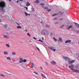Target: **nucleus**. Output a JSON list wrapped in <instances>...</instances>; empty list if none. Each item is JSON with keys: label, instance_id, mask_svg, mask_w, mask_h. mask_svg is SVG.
Here are the masks:
<instances>
[{"label": "nucleus", "instance_id": "864d4df0", "mask_svg": "<svg viewBox=\"0 0 79 79\" xmlns=\"http://www.w3.org/2000/svg\"><path fill=\"white\" fill-rule=\"evenodd\" d=\"M25 32H27V30H25Z\"/></svg>", "mask_w": 79, "mask_h": 79}, {"label": "nucleus", "instance_id": "aec40b11", "mask_svg": "<svg viewBox=\"0 0 79 79\" xmlns=\"http://www.w3.org/2000/svg\"><path fill=\"white\" fill-rule=\"evenodd\" d=\"M17 29H21L22 28V27L21 26H17Z\"/></svg>", "mask_w": 79, "mask_h": 79}, {"label": "nucleus", "instance_id": "bb28decb", "mask_svg": "<svg viewBox=\"0 0 79 79\" xmlns=\"http://www.w3.org/2000/svg\"><path fill=\"white\" fill-rule=\"evenodd\" d=\"M7 60H9V61H11V59L10 58V57H7Z\"/></svg>", "mask_w": 79, "mask_h": 79}, {"label": "nucleus", "instance_id": "8fccbe9b", "mask_svg": "<svg viewBox=\"0 0 79 79\" xmlns=\"http://www.w3.org/2000/svg\"><path fill=\"white\" fill-rule=\"evenodd\" d=\"M33 38L34 39H35V40H36V39H36V38L33 37Z\"/></svg>", "mask_w": 79, "mask_h": 79}, {"label": "nucleus", "instance_id": "412c9836", "mask_svg": "<svg viewBox=\"0 0 79 79\" xmlns=\"http://www.w3.org/2000/svg\"><path fill=\"white\" fill-rule=\"evenodd\" d=\"M36 1H34V3H39L40 2V1H39V0H36Z\"/></svg>", "mask_w": 79, "mask_h": 79}, {"label": "nucleus", "instance_id": "e2e57ef3", "mask_svg": "<svg viewBox=\"0 0 79 79\" xmlns=\"http://www.w3.org/2000/svg\"><path fill=\"white\" fill-rule=\"evenodd\" d=\"M18 2H19V1L18 0L17 1V3H18Z\"/></svg>", "mask_w": 79, "mask_h": 79}, {"label": "nucleus", "instance_id": "4d7b16f0", "mask_svg": "<svg viewBox=\"0 0 79 79\" xmlns=\"http://www.w3.org/2000/svg\"><path fill=\"white\" fill-rule=\"evenodd\" d=\"M77 33H79V31H77Z\"/></svg>", "mask_w": 79, "mask_h": 79}, {"label": "nucleus", "instance_id": "de8ad7c7", "mask_svg": "<svg viewBox=\"0 0 79 79\" xmlns=\"http://www.w3.org/2000/svg\"><path fill=\"white\" fill-rule=\"evenodd\" d=\"M57 18H55L53 20H56V19H57Z\"/></svg>", "mask_w": 79, "mask_h": 79}, {"label": "nucleus", "instance_id": "680f3d73", "mask_svg": "<svg viewBox=\"0 0 79 79\" xmlns=\"http://www.w3.org/2000/svg\"><path fill=\"white\" fill-rule=\"evenodd\" d=\"M61 13V12H59V14Z\"/></svg>", "mask_w": 79, "mask_h": 79}, {"label": "nucleus", "instance_id": "79ce46f5", "mask_svg": "<svg viewBox=\"0 0 79 79\" xmlns=\"http://www.w3.org/2000/svg\"><path fill=\"white\" fill-rule=\"evenodd\" d=\"M50 35L51 36H52L53 35V34L52 33H50Z\"/></svg>", "mask_w": 79, "mask_h": 79}, {"label": "nucleus", "instance_id": "bf43d9fd", "mask_svg": "<svg viewBox=\"0 0 79 79\" xmlns=\"http://www.w3.org/2000/svg\"><path fill=\"white\" fill-rule=\"evenodd\" d=\"M9 2H11V0H8Z\"/></svg>", "mask_w": 79, "mask_h": 79}, {"label": "nucleus", "instance_id": "393cba45", "mask_svg": "<svg viewBox=\"0 0 79 79\" xmlns=\"http://www.w3.org/2000/svg\"><path fill=\"white\" fill-rule=\"evenodd\" d=\"M4 27H5V28H7V27H8V25L6 24H5L4 26Z\"/></svg>", "mask_w": 79, "mask_h": 79}, {"label": "nucleus", "instance_id": "c9c22d12", "mask_svg": "<svg viewBox=\"0 0 79 79\" xmlns=\"http://www.w3.org/2000/svg\"><path fill=\"white\" fill-rule=\"evenodd\" d=\"M53 39L54 40H55V41H57V40H56V38H53Z\"/></svg>", "mask_w": 79, "mask_h": 79}, {"label": "nucleus", "instance_id": "f3484780", "mask_svg": "<svg viewBox=\"0 0 79 79\" xmlns=\"http://www.w3.org/2000/svg\"><path fill=\"white\" fill-rule=\"evenodd\" d=\"M3 36L4 38H6V39H9V37L6 35H3Z\"/></svg>", "mask_w": 79, "mask_h": 79}, {"label": "nucleus", "instance_id": "473e14b6", "mask_svg": "<svg viewBox=\"0 0 79 79\" xmlns=\"http://www.w3.org/2000/svg\"><path fill=\"white\" fill-rule=\"evenodd\" d=\"M27 35H28L30 37H31V35L29 34V33H27Z\"/></svg>", "mask_w": 79, "mask_h": 79}, {"label": "nucleus", "instance_id": "0e129e2a", "mask_svg": "<svg viewBox=\"0 0 79 79\" xmlns=\"http://www.w3.org/2000/svg\"><path fill=\"white\" fill-rule=\"evenodd\" d=\"M58 22L55 23V24H58Z\"/></svg>", "mask_w": 79, "mask_h": 79}, {"label": "nucleus", "instance_id": "a19ab883", "mask_svg": "<svg viewBox=\"0 0 79 79\" xmlns=\"http://www.w3.org/2000/svg\"><path fill=\"white\" fill-rule=\"evenodd\" d=\"M36 48H37V49H38V50H40V49H39V48L37 47V46H36Z\"/></svg>", "mask_w": 79, "mask_h": 79}, {"label": "nucleus", "instance_id": "4c0bfd02", "mask_svg": "<svg viewBox=\"0 0 79 79\" xmlns=\"http://www.w3.org/2000/svg\"><path fill=\"white\" fill-rule=\"evenodd\" d=\"M34 73H35L36 74H37V75H38V74H38V73H36V72H34Z\"/></svg>", "mask_w": 79, "mask_h": 79}, {"label": "nucleus", "instance_id": "a878e982", "mask_svg": "<svg viewBox=\"0 0 79 79\" xmlns=\"http://www.w3.org/2000/svg\"><path fill=\"white\" fill-rule=\"evenodd\" d=\"M12 53L13 55H16V53L15 52H12Z\"/></svg>", "mask_w": 79, "mask_h": 79}, {"label": "nucleus", "instance_id": "20e7f679", "mask_svg": "<svg viewBox=\"0 0 79 79\" xmlns=\"http://www.w3.org/2000/svg\"><path fill=\"white\" fill-rule=\"evenodd\" d=\"M48 47L49 48V49H50V50H51L52 51H54V52H55V51H56V50L54 49V47H52L48 46Z\"/></svg>", "mask_w": 79, "mask_h": 79}, {"label": "nucleus", "instance_id": "c03bdc74", "mask_svg": "<svg viewBox=\"0 0 79 79\" xmlns=\"http://www.w3.org/2000/svg\"><path fill=\"white\" fill-rule=\"evenodd\" d=\"M16 23L17 24V25H18V26H19V24L17 22H16Z\"/></svg>", "mask_w": 79, "mask_h": 79}, {"label": "nucleus", "instance_id": "a18cd8bd", "mask_svg": "<svg viewBox=\"0 0 79 79\" xmlns=\"http://www.w3.org/2000/svg\"><path fill=\"white\" fill-rule=\"evenodd\" d=\"M25 8L27 10L28 8H27V7H25Z\"/></svg>", "mask_w": 79, "mask_h": 79}, {"label": "nucleus", "instance_id": "9b49d317", "mask_svg": "<svg viewBox=\"0 0 79 79\" xmlns=\"http://www.w3.org/2000/svg\"><path fill=\"white\" fill-rule=\"evenodd\" d=\"M26 6H30V3H29L28 2H26Z\"/></svg>", "mask_w": 79, "mask_h": 79}, {"label": "nucleus", "instance_id": "e433bc0d", "mask_svg": "<svg viewBox=\"0 0 79 79\" xmlns=\"http://www.w3.org/2000/svg\"><path fill=\"white\" fill-rule=\"evenodd\" d=\"M6 34H7V35H9V34H10V33L9 32H7L6 33Z\"/></svg>", "mask_w": 79, "mask_h": 79}, {"label": "nucleus", "instance_id": "f8f14e48", "mask_svg": "<svg viewBox=\"0 0 79 79\" xmlns=\"http://www.w3.org/2000/svg\"><path fill=\"white\" fill-rule=\"evenodd\" d=\"M44 34H46V35H49V34H48V32L46 30H45Z\"/></svg>", "mask_w": 79, "mask_h": 79}, {"label": "nucleus", "instance_id": "69168bd1", "mask_svg": "<svg viewBox=\"0 0 79 79\" xmlns=\"http://www.w3.org/2000/svg\"><path fill=\"white\" fill-rule=\"evenodd\" d=\"M68 26H69V25L67 26L66 27H68Z\"/></svg>", "mask_w": 79, "mask_h": 79}, {"label": "nucleus", "instance_id": "ea45409f", "mask_svg": "<svg viewBox=\"0 0 79 79\" xmlns=\"http://www.w3.org/2000/svg\"><path fill=\"white\" fill-rule=\"evenodd\" d=\"M42 40L44 41L45 40L44 39V37H43L42 38Z\"/></svg>", "mask_w": 79, "mask_h": 79}, {"label": "nucleus", "instance_id": "338daca9", "mask_svg": "<svg viewBox=\"0 0 79 79\" xmlns=\"http://www.w3.org/2000/svg\"><path fill=\"white\" fill-rule=\"evenodd\" d=\"M32 10H33L34 11V8H32Z\"/></svg>", "mask_w": 79, "mask_h": 79}, {"label": "nucleus", "instance_id": "774afa93", "mask_svg": "<svg viewBox=\"0 0 79 79\" xmlns=\"http://www.w3.org/2000/svg\"><path fill=\"white\" fill-rule=\"evenodd\" d=\"M78 44H79V42H78Z\"/></svg>", "mask_w": 79, "mask_h": 79}, {"label": "nucleus", "instance_id": "423d86ee", "mask_svg": "<svg viewBox=\"0 0 79 79\" xmlns=\"http://www.w3.org/2000/svg\"><path fill=\"white\" fill-rule=\"evenodd\" d=\"M20 60H19V63H23L24 61H23V59L21 58H19Z\"/></svg>", "mask_w": 79, "mask_h": 79}, {"label": "nucleus", "instance_id": "2f4dec72", "mask_svg": "<svg viewBox=\"0 0 79 79\" xmlns=\"http://www.w3.org/2000/svg\"><path fill=\"white\" fill-rule=\"evenodd\" d=\"M44 9H45V10H48V8L47 7H45Z\"/></svg>", "mask_w": 79, "mask_h": 79}, {"label": "nucleus", "instance_id": "052dcab7", "mask_svg": "<svg viewBox=\"0 0 79 79\" xmlns=\"http://www.w3.org/2000/svg\"><path fill=\"white\" fill-rule=\"evenodd\" d=\"M60 21H61V20H62V19H60Z\"/></svg>", "mask_w": 79, "mask_h": 79}, {"label": "nucleus", "instance_id": "37998d69", "mask_svg": "<svg viewBox=\"0 0 79 79\" xmlns=\"http://www.w3.org/2000/svg\"><path fill=\"white\" fill-rule=\"evenodd\" d=\"M51 10V9H49L48 10H47V11H48V12L50 11Z\"/></svg>", "mask_w": 79, "mask_h": 79}, {"label": "nucleus", "instance_id": "5fc2aeb1", "mask_svg": "<svg viewBox=\"0 0 79 79\" xmlns=\"http://www.w3.org/2000/svg\"><path fill=\"white\" fill-rule=\"evenodd\" d=\"M45 63H46V64H47V65H48V64H47V62H45Z\"/></svg>", "mask_w": 79, "mask_h": 79}, {"label": "nucleus", "instance_id": "7c9ffc66", "mask_svg": "<svg viewBox=\"0 0 79 79\" xmlns=\"http://www.w3.org/2000/svg\"><path fill=\"white\" fill-rule=\"evenodd\" d=\"M39 41H40V42H42V43L44 42V41L42 40H39Z\"/></svg>", "mask_w": 79, "mask_h": 79}, {"label": "nucleus", "instance_id": "c85d7f7f", "mask_svg": "<svg viewBox=\"0 0 79 79\" xmlns=\"http://www.w3.org/2000/svg\"><path fill=\"white\" fill-rule=\"evenodd\" d=\"M6 46L7 47L10 48V45L9 44H6Z\"/></svg>", "mask_w": 79, "mask_h": 79}, {"label": "nucleus", "instance_id": "f03ea898", "mask_svg": "<svg viewBox=\"0 0 79 79\" xmlns=\"http://www.w3.org/2000/svg\"><path fill=\"white\" fill-rule=\"evenodd\" d=\"M74 65L73 64H71V66H69V68L71 70L73 71H74Z\"/></svg>", "mask_w": 79, "mask_h": 79}, {"label": "nucleus", "instance_id": "0eeeda50", "mask_svg": "<svg viewBox=\"0 0 79 79\" xmlns=\"http://www.w3.org/2000/svg\"><path fill=\"white\" fill-rule=\"evenodd\" d=\"M73 23L76 24H75V25L76 26V27H77V28H78L79 29V24L75 22H74Z\"/></svg>", "mask_w": 79, "mask_h": 79}, {"label": "nucleus", "instance_id": "1a4fd4ad", "mask_svg": "<svg viewBox=\"0 0 79 79\" xmlns=\"http://www.w3.org/2000/svg\"><path fill=\"white\" fill-rule=\"evenodd\" d=\"M71 42V40H67L65 42V44H68V43H70Z\"/></svg>", "mask_w": 79, "mask_h": 79}, {"label": "nucleus", "instance_id": "a211bd4d", "mask_svg": "<svg viewBox=\"0 0 79 79\" xmlns=\"http://www.w3.org/2000/svg\"><path fill=\"white\" fill-rule=\"evenodd\" d=\"M71 27H73V25H70L67 28V29H70Z\"/></svg>", "mask_w": 79, "mask_h": 79}, {"label": "nucleus", "instance_id": "49530a36", "mask_svg": "<svg viewBox=\"0 0 79 79\" xmlns=\"http://www.w3.org/2000/svg\"><path fill=\"white\" fill-rule=\"evenodd\" d=\"M46 26V27H49V26H48V25H47Z\"/></svg>", "mask_w": 79, "mask_h": 79}, {"label": "nucleus", "instance_id": "39448f33", "mask_svg": "<svg viewBox=\"0 0 79 79\" xmlns=\"http://www.w3.org/2000/svg\"><path fill=\"white\" fill-rule=\"evenodd\" d=\"M68 62L69 64H72L73 63H74V62H75V60H71V59H70V60H69V61Z\"/></svg>", "mask_w": 79, "mask_h": 79}, {"label": "nucleus", "instance_id": "6ab92c4d", "mask_svg": "<svg viewBox=\"0 0 79 79\" xmlns=\"http://www.w3.org/2000/svg\"><path fill=\"white\" fill-rule=\"evenodd\" d=\"M24 13H25V15L26 16H28V15H29V16H30V15H31L27 14L26 12H25Z\"/></svg>", "mask_w": 79, "mask_h": 79}, {"label": "nucleus", "instance_id": "cd10ccee", "mask_svg": "<svg viewBox=\"0 0 79 79\" xmlns=\"http://www.w3.org/2000/svg\"><path fill=\"white\" fill-rule=\"evenodd\" d=\"M73 71H74V72H75V73H78V71H77V70H73Z\"/></svg>", "mask_w": 79, "mask_h": 79}, {"label": "nucleus", "instance_id": "ddd939ff", "mask_svg": "<svg viewBox=\"0 0 79 79\" xmlns=\"http://www.w3.org/2000/svg\"><path fill=\"white\" fill-rule=\"evenodd\" d=\"M45 32V30H41V34H44Z\"/></svg>", "mask_w": 79, "mask_h": 79}, {"label": "nucleus", "instance_id": "4468645a", "mask_svg": "<svg viewBox=\"0 0 79 79\" xmlns=\"http://www.w3.org/2000/svg\"><path fill=\"white\" fill-rule=\"evenodd\" d=\"M51 63L52 64H56V63L54 61H52L51 62Z\"/></svg>", "mask_w": 79, "mask_h": 79}, {"label": "nucleus", "instance_id": "5701e85b", "mask_svg": "<svg viewBox=\"0 0 79 79\" xmlns=\"http://www.w3.org/2000/svg\"><path fill=\"white\" fill-rule=\"evenodd\" d=\"M34 64L32 63L31 66V68H33V67H34Z\"/></svg>", "mask_w": 79, "mask_h": 79}, {"label": "nucleus", "instance_id": "72a5a7b5", "mask_svg": "<svg viewBox=\"0 0 79 79\" xmlns=\"http://www.w3.org/2000/svg\"><path fill=\"white\" fill-rule=\"evenodd\" d=\"M64 26V24L62 25L60 27V28H62Z\"/></svg>", "mask_w": 79, "mask_h": 79}, {"label": "nucleus", "instance_id": "f257e3e1", "mask_svg": "<svg viewBox=\"0 0 79 79\" xmlns=\"http://www.w3.org/2000/svg\"><path fill=\"white\" fill-rule=\"evenodd\" d=\"M6 6V3L5 2L2 1L0 2V8H4Z\"/></svg>", "mask_w": 79, "mask_h": 79}, {"label": "nucleus", "instance_id": "603ef678", "mask_svg": "<svg viewBox=\"0 0 79 79\" xmlns=\"http://www.w3.org/2000/svg\"><path fill=\"white\" fill-rule=\"evenodd\" d=\"M2 21H1V19H0V23H2Z\"/></svg>", "mask_w": 79, "mask_h": 79}, {"label": "nucleus", "instance_id": "c756f323", "mask_svg": "<svg viewBox=\"0 0 79 79\" xmlns=\"http://www.w3.org/2000/svg\"><path fill=\"white\" fill-rule=\"evenodd\" d=\"M0 76H2L3 77H5V75H4L2 73L0 74Z\"/></svg>", "mask_w": 79, "mask_h": 79}, {"label": "nucleus", "instance_id": "3c124183", "mask_svg": "<svg viewBox=\"0 0 79 79\" xmlns=\"http://www.w3.org/2000/svg\"><path fill=\"white\" fill-rule=\"evenodd\" d=\"M40 68H41V69H43L42 68V67H40Z\"/></svg>", "mask_w": 79, "mask_h": 79}, {"label": "nucleus", "instance_id": "2eb2a0df", "mask_svg": "<svg viewBox=\"0 0 79 79\" xmlns=\"http://www.w3.org/2000/svg\"><path fill=\"white\" fill-rule=\"evenodd\" d=\"M63 41V40H62V39L61 38H59V40H58V42H61Z\"/></svg>", "mask_w": 79, "mask_h": 79}, {"label": "nucleus", "instance_id": "4be33fe9", "mask_svg": "<svg viewBox=\"0 0 79 79\" xmlns=\"http://www.w3.org/2000/svg\"><path fill=\"white\" fill-rule=\"evenodd\" d=\"M40 5L41 6H44V5H45V4L44 3H41L40 4Z\"/></svg>", "mask_w": 79, "mask_h": 79}, {"label": "nucleus", "instance_id": "6e6d98bb", "mask_svg": "<svg viewBox=\"0 0 79 79\" xmlns=\"http://www.w3.org/2000/svg\"><path fill=\"white\" fill-rule=\"evenodd\" d=\"M9 75H10V76H11V75H12V74H11L10 73H9Z\"/></svg>", "mask_w": 79, "mask_h": 79}, {"label": "nucleus", "instance_id": "13d9d810", "mask_svg": "<svg viewBox=\"0 0 79 79\" xmlns=\"http://www.w3.org/2000/svg\"><path fill=\"white\" fill-rule=\"evenodd\" d=\"M41 24H43V22L42 21L41 22Z\"/></svg>", "mask_w": 79, "mask_h": 79}, {"label": "nucleus", "instance_id": "9d476101", "mask_svg": "<svg viewBox=\"0 0 79 79\" xmlns=\"http://www.w3.org/2000/svg\"><path fill=\"white\" fill-rule=\"evenodd\" d=\"M0 10L2 12H3V13L4 12H5V9H4L3 8H2L0 9Z\"/></svg>", "mask_w": 79, "mask_h": 79}, {"label": "nucleus", "instance_id": "dca6fc26", "mask_svg": "<svg viewBox=\"0 0 79 79\" xmlns=\"http://www.w3.org/2000/svg\"><path fill=\"white\" fill-rule=\"evenodd\" d=\"M40 74H41V76H42L43 77H44V78H46V77L45 76V74H43L42 73H41Z\"/></svg>", "mask_w": 79, "mask_h": 79}, {"label": "nucleus", "instance_id": "f704fd0d", "mask_svg": "<svg viewBox=\"0 0 79 79\" xmlns=\"http://www.w3.org/2000/svg\"><path fill=\"white\" fill-rule=\"evenodd\" d=\"M23 62H25L27 61V60L26 59H24V60H23Z\"/></svg>", "mask_w": 79, "mask_h": 79}, {"label": "nucleus", "instance_id": "7ed1b4c3", "mask_svg": "<svg viewBox=\"0 0 79 79\" xmlns=\"http://www.w3.org/2000/svg\"><path fill=\"white\" fill-rule=\"evenodd\" d=\"M63 58L64 60H65V61H69V60H70V59L67 57H63Z\"/></svg>", "mask_w": 79, "mask_h": 79}, {"label": "nucleus", "instance_id": "58836bf2", "mask_svg": "<svg viewBox=\"0 0 79 79\" xmlns=\"http://www.w3.org/2000/svg\"><path fill=\"white\" fill-rule=\"evenodd\" d=\"M56 15H57V14H53V15H52V16H56Z\"/></svg>", "mask_w": 79, "mask_h": 79}, {"label": "nucleus", "instance_id": "6e6552de", "mask_svg": "<svg viewBox=\"0 0 79 79\" xmlns=\"http://www.w3.org/2000/svg\"><path fill=\"white\" fill-rule=\"evenodd\" d=\"M75 68L77 69H79V64H77L75 65Z\"/></svg>", "mask_w": 79, "mask_h": 79}, {"label": "nucleus", "instance_id": "b1692460", "mask_svg": "<svg viewBox=\"0 0 79 79\" xmlns=\"http://www.w3.org/2000/svg\"><path fill=\"white\" fill-rule=\"evenodd\" d=\"M4 55H8V52L6 51H5L4 52Z\"/></svg>", "mask_w": 79, "mask_h": 79}, {"label": "nucleus", "instance_id": "09e8293b", "mask_svg": "<svg viewBox=\"0 0 79 79\" xmlns=\"http://www.w3.org/2000/svg\"><path fill=\"white\" fill-rule=\"evenodd\" d=\"M42 8H45V6H42Z\"/></svg>", "mask_w": 79, "mask_h": 79}]
</instances>
